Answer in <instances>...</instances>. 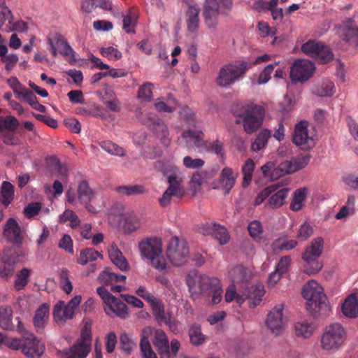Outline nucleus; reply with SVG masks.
Here are the masks:
<instances>
[{
  "label": "nucleus",
  "mask_w": 358,
  "mask_h": 358,
  "mask_svg": "<svg viewBox=\"0 0 358 358\" xmlns=\"http://www.w3.org/2000/svg\"><path fill=\"white\" fill-rule=\"evenodd\" d=\"M187 285L192 296L195 299L199 296L211 297L213 304H217L222 300L223 290L220 280L217 278H210L192 271L187 274Z\"/></svg>",
  "instance_id": "f257e3e1"
},
{
  "label": "nucleus",
  "mask_w": 358,
  "mask_h": 358,
  "mask_svg": "<svg viewBox=\"0 0 358 358\" xmlns=\"http://www.w3.org/2000/svg\"><path fill=\"white\" fill-rule=\"evenodd\" d=\"M150 338L160 356L169 358V343L166 334L163 330L151 327H145L141 332L140 348L142 358H157L152 349Z\"/></svg>",
  "instance_id": "f03ea898"
},
{
  "label": "nucleus",
  "mask_w": 358,
  "mask_h": 358,
  "mask_svg": "<svg viewBox=\"0 0 358 358\" xmlns=\"http://www.w3.org/2000/svg\"><path fill=\"white\" fill-rule=\"evenodd\" d=\"M233 113L237 117L236 123H242L248 134L256 131L262 126L265 116L264 108L250 101L237 104L233 108Z\"/></svg>",
  "instance_id": "7ed1b4c3"
},
{
  "label": "nucleus",
  "mask_w": 358,
  "mask_h": 358,
  "mask_svg": "<svg viewBox=\"0 0 358 358\" xmlns=\"http://www.w3.org/2000/svg\"><path fill=\"white\" fill-rule=\"evenodd\" d=\"M138 248L143 257L150 260L151 265L159 271L166 268V262L162 256V242L158 237L143 239L138 243Z\"/></svg>",
  "instance_id": "20e7f679"
},
{
  "label": "nucleus",
  "mask_w": 358,
  "mask_h": 358,
  "mask_svg": "<svg viewBox=\"0 0 358 358\" xmlns=\"http://www.w3.org/2000/svg\"><path fill=\"white\" fill-rule=\"evenodd\" d=\"M302 295L307 300V309L311 313H316L323 308H327L323 288L315 280H311L304 285Z\"/></svg>",
  "instance_id": "39448f33"
},
{
  "label": "nucleus",
  "mask_w": 358,
  "mask_h": 358,
  "mask_svg": "<svg viewBox=\"0 0 358 358\" xmlns=\"http://www.w3.org/2000/svg\"><path fill=\"white\" fill-rule=\"evenodd\" d=\"M9 348L21 352L29 358H40L44 352L45 347L39 340L30 334L20 338H13L7 341Z\"/></svg>",
  "instance_id": "423d86ee"
},
{
  "label": "nucleus",
  "mask_w": 358,
  "mask_h": 358,
  "mask_svg": "<svg viewBox=\"0 0 358 358\" xmlns=\"http://www.w3.org/2000/svg\"><path fill=\"white\" fill-rule=\"evenodd\" d=\"M182 137L185 139L189 146H194L199 149L215 153L224 157L223 143L218 139L213 141H205L204 134L200 130L188 129L182 134Z\"/></svg>",
  "instance_id": "0eeeda50"
},
{
  "label": "nucleus",
  "mask_w": 358,
  "mask_h": 358,
  "mask_svg": "<svg viewBox=\"0 0 358 358\" xmlns=\"http://www.w3.org/2000/svg\"><path fill=\"white\" fill-rule=\"evenodd\" d=\"M324 245L322 237L314 238L310 245L307 247L302 255V259L306 262L304 272L308 275L315 274L319 272L323 264L318 259L321 256Z\"/></svg>",
  "instance_id": "6e6552de"
},
{
  "label": "nucleus",
  "mask_w": 358,
  "mask_h": 358,
  "mask_svg": "<svg viewBox=\"0 0 358 358\" xmlns=\"http://www.w3.org/2000/svg\"><path fill=\"white\" fill-rule=\"evenodd\" d=\"M250 68L248 62L239 61L224 66L220 69L216 83L220 87H227L242 78Z\"/></svg>",
  "instance_id": "1a4fd4ad"
},
{
  "label": "nucleus",
  "mask_w": 358,
  "mask_h": 358,
  "mask_svg": "<svg viewBox=\"0 0 358 358\" xmlns=\"http://www.w3.org/2000/svg\"><path fill=\"white\" fill-rule=\"evenodd\" d=\"M346 331L339 323L327 326L321 337L320 344L323 350H330L338 348L345 341Z\"/></svg>",
  "instance_id": "9d476101"
},
{
  "label": "nucleus",
  "mask_w": 358,
  "mask_h": 358,
  "mask_svg": "<svg viewBox=\"0 0 358 358\" xmlns=\"http://www.w3.org/2000/svg\"><path fill=\"white\" fill-rule=\"evenodd\" d=\"M189 252L186 241L177 236L171 238L166 250L167 258L176 266H182L186 262Z\"/></svg>",
  "instance_id": "9b49d317"
},
{
  "label": "nucleus",
  "mask_w": 358,
  "mask_h": 358,
  "mask_svg": "<svg viewBox=\"0 0 358 358\" xmlns=\"http://www.w3.org/2000/svg\"><path fill=\"white\" fill-rule=\"evenodd\" d=\"M96 293L106 305L105 312L108 316L112 317V313H114L121 319L127 317V306L124 303L113 296L104 287H98Z\"/></svg>",
  "instance_id": "f8f14e48"
},
{
  "label": "nucleus",
  "mask_w": 358,
  "mask_h": 358,
  "mask_svg": "<svg viewBox=\"0 0 358 358\" xmlns=\"http://www.w3.org/2000/svg\"><path fill=\"white\" fill-rule=\"evenodd\" d=\"M305 54L314 58L320 64H327L334 59L331 49L324 44L315 41H308L301 47Z\"/></svg>",
  "instance_id": "ddd939ff"
},
{
  "label": "nucleus",
  "mask_w": 358,
  "mask_h": 358,
  "mask_svg": "<svg viewBox=\"0 0 358 358\" xmlns=\"http://www.w3.org/2000/svg\"><path fill=\"white\" fill-rule=\"evenodd\" d=\"M284 305L278 304L269 311L265 324L270 331L279 336L282 334L287 324V319L283 315Z\"/></svg>",
  "instance_id": "4468645a"
},
{
  "label": "nucleus",
  "mask_w": 358,
  "mask_h": 358,
  "mask_svg": "<svg viewBox=\"0 0 358 358\" xmlns=\"http://www.w3.org/2000/svg\"><path fill=\"white\" fill-rule=\"evenodd\" d=\"M315 66L307 59H297L294 62L290 70V78L292 82L305 83L313 74Z\"/></svg>",
  "instance_id": "2eb2a0df"
},
{
  "label": "nucleus",
  "mask_w": 358,
  "mask_h": 358,
  "mask_svg": "<svg viewBox=\"0 0 358 358\" xmlns=\"http://www.w3.org/2000/svg\"><path fill=\"white\" fill-rule=\"evenodd\" d=\"M220 6L217 0H205L203 7L204 22L208 29H215L219 24Z\"/></svg>",
  "instance_id": "dca6fc26"
},
{
  "label": "nucleus",
  "mask_w": 358,
  "mask_h": 358,
  "mask_svg": "<svg viewBox=\"0 0 358 358\" xmlns=\"http://www.w3.org/2000/svg\"><path fill=\"white\" fill-rule=\"evenodd\" d=\"M310 155L309 154H301L279 164L278 171H280V175L291 174L306 167L309 163Z\"/></svg>",
  "instance_id": "f3484780"
},
{
  "label": "nucleus",
  "mask_w": 358,
  "mask_h": 358,
  "mask_svg": "<svg viewBox=\"0 0 358 358\" xmlns=\"http://www.w3.org/2000/svg\"><path fill=\"white\" fill-rule=\"evenodd\" d=\"M307 126L306 121L299 122L296 124L293 134V143L303 150L310 149L315 145L313 138L308 136Z\"/></svg>",
  "instance_id": "a211bd4d"
},
{
  "label": "nucleus",
  "mask_w": 358,
  "mask_h": 358,
  "mask_svg": "<svg viewBox=\"0 0 358 358\" xmlns=\"http://www.w3.org/2000/svg\"><path fill=\"white\" fill-rule=\"evenodd\" d=\"M167 180L169 186L163 193L162 196L159 199V203L162 207L167 206L172 196L180 197L183 195V188L176 176H169Z\"/></svg>",
  "instance_id": "6ab92c4d"
},
{
  "label": "nucleus",
  "mask_w": 358,
  "mask_h": 358,
  "mask_svg": "<svg viewBox=\"0 0 358 358\" xmlns=\"http://www.w3.org/2000/svg\"><path fill=\"white\" fill-rule=\"evenodd\" d=\"M200 11L199 6L193 0H189V2L187 3V10L185 13V17L187 29L190 33H197L199 29Z\"/></svg>",
  "instance_id": "aec40b11"
},
{
  "label": "nucleus",
  "mask_w": 358,
  "mask_h": 358,
  "mask_svg": "<svg viewBox=\"0 0 358 358\" xmlns=\"http://www.w3.org/2000/svg\"><path fill=\"white\" fill-rule=\"evenodd\" d=\"M3 235L6 240L11 243L20 245L23 241L21 227L14 218H9L5 224Z\"/></svg>",
  "instance_id": "412c9836"
},
{
  "label": "nucleus",
  "mask_w": 358,
  "mask_h": 358,
  "mask_svg": "<svg viewBox=\"0 0 358 358\" xmlns=\"http://www.w3.org/2000/svg\"><path fill=\"white\" fill-rule=\"evenodd\" d=\"M340 34L342 38L352 45L358 44V26L356 22L349 18L345 20L340 29Z\"/></svg>",
  "instance_id": "4be33fe9"
},
{
  "label": "nucleus",
  "mask_w": 358,
  "mask_h": 358,
  "mask_svg": "<svg viewBox=\"0 0 358 358\" xmlns=\"http://www.w3.org/2000/svg\"><path fill=\"white\" fill-rule=\"evenodd\" d=\"M50 314V306L42 303L35 311L33 317V324L37 333H43L45 325L48 323Z\"/></svg>",
  "instance_id": "5701e85b"
},
{
  "label": "nucleus",
  "mask_w": 358,
  "mask_h": 358,
  "mask_svg": "<svg viewBox=\"0 0 358 358\" xmlns=\"http://www.w3.org/2000/svg\"><path fill=\"white\" fill-rule=\"evenodd\" d=\"M236 178L237 173H234L232 169L225 167L222 170L219 177V183L224 189L225 194H229L233 188Z\"/></svg>",
  "instance_id": "b1692460"
},
{
  "label": "nucleus",
  "mask_w": 358,
  "mask_h": 358,
  "mask_svg": "<svg viewBox=\"0 0 358 358\" xmlns=\"http://www.w3.org/2000/svg\"><path fill=\"white\" fill-rule=\"evenodd\" d=\"M289 189L283 187L280 189L278 188L273 192L268 198L266 206L275 209L281 207L285 203V199L288 196Z\"/></svg>",
  "instance_id": "393cba45"
},
{
  "label": "nucleus",
  "mask_w": 358,
  "mask_h": 358,
  "mask_svg": "<svg viewBox=\"0 0 358 358\" xmlns=\"http://www.w3.org/2000/svg\"><path fill=\"white\" fill-rule=\"evenodd\" d=\"M342 312L348 317L355 318L358 316V301L354 294L346 298L342 305Z\"/></svg>",
  "instance_id": "a878e982"
},
{
  "label": "nucleus",
  "mask_w": 358,
  "mask_h": 358,
  "mask_svg": "<svg viewBox=\"0 0 358 358\" xmlns=\"http://www.w3.org/2000/svg\"><path fill=\"white\" fill-rule=\"evenodd\" d=\"M109 257L111 262L121 271H126L128 267V262L122 255L121 251L116 245H112L108 250Z\"/></svg>",
  "instance_id": "bb28decb"
},
{
  "label": "nucleus",
  "mask_w": 358,
  "mask_h": 358,
  "mask_svg": "<svg viewBox=\"0 0 358 358\" xmlns=\"http://www.w3.org/2000/svg\"><path fill=\"white\" fill-rule=\"evenodd\" d=\"M90 350V345L85 342L78 341L66 353V358H85Z\"/></svg>",
  "instance_id": "cd10ccee"
},
{
  "label": "nucleus",
  "mask_w": 358,
  "mask_h": 358,
  "mask_svg": "<svg viewBox=\"0 0 358 358\" xmlns=\"http://www.w3.org/2000/svg\"><path fill=\"white\" fill-rule=\"evenodd\" d=\"M98 258H103V255L92 248H86L80 250L77 259L78 264L85 265L90 262L95 261Z\"/></svg>",
  "instance_id": "c85d7f7f"
},
{
  "label": "nucleus",
  "mask_w": 358,
  "mask_h": 358,
  "mask_svg": "<svg viewBox=\"0 0 358 358\" xmlns=\"http://www.w3.org/2000/svg\"><path fill=\"white\" fill-rule=\"evenodd\" d=\"M316 326L313 322L303 321L295 324V333L297 336L310 338L315 331Z\"/></svg>",
  "instance_id": "c756f323"
},
{
  "label": "nucleus",
  "mask_w": 358,
  "mask_h": 358,
  "mask_svg": "<svg viewBox=\"0 0 358 358\" xmlns=\"http://www.w3.org/2000/svg\"><path fill=\"white\" fill-rule=\"evenodd\" d=\"M31 274V270L27 268H22L16 273L14 280V288L16 291H20L25 288Z\"/></svg>",
  "instance_id": "7c9ffc66"
},
{
  "label": "nucleus",
  "mask_w": 358,
  "mask_h": 358,
  "mask_svg": "<svg viewBox=\"0 0 358 358\" xmlns=\"http://www.w3.org/2000/svg\"><path fill=\"white\" fill-rule=\"evenodd\" d=\"M116 191L119 194L127 196L143 194L147 192L146 188L142 185H122L117 187Z\"/></svg>",
  "instance_id": "2f4dec72"
},
{
  "label": "nucleus",
  "mask_w": 358,
  "mask_h": 358,
  "mask_svg": "<svg viewBox=\"0 0 358 358\" xmlns=\"http://www.w3.org/2000/svg\"><path fill=\"white\" fill-rule=\"evenodd\" d=\"M14 187L7 181H3L0 191V201L5 206L8 207L13 199Z\"/></svg>",
  "instance_id": "473e14b6"
},
{
  "label": "nucleus",
  "mask_w": 358,
  "mask_h": 358,
  "mask_svg": "<svg viewBox=\"0 0 358 358\" xmlns=\"http://www.w3.org/2000/svg\"><path fill=\"white\" fill-rule=\"evenodd\" d=\"M78 199L83 204H88L94 196V193L86 180L81 181L78 187Z\"/></svg>",
  "instance_id": "72a5a7b5"
},
{
  "label": "nucleus",
  "mask_w": 358,
  "mask_h": 358,
  "mask_svg": "<svg viewBox=\"0 0 358 358\" xmlns=\"http://www.w3.org/2000/svg\"><path fill=\"white\" fill-rule=\"evenodd\" d=\"M73 315L70 313H67V308L63 301H59L54 307L53 317L58 322H65L66 320L72 319Z\"/></svg>",
  "instance_id": "f704fd0d"
},
{
  "label": "nucleus",
  "mask_w": 358,
  "mask_h": 358,
  "mask_svg": "<svg viewBox=\"0 0 358 358\" xmlns=\"http://www.w3.org/2000/svg\"><path fill=\"white\" fill-rule=\"evenodd\" d=\"M189 336L190 343L195 346L202 345L206 341V336L202 334L200 325L197 324L189 327Z\"/></svg>",
  "instance_id": "c9c22d12"
},
{
  "label": "nucleus",
  "mask_w": 358,
  "mask_h": 358,
  "mask_svg": "<svg viewBox=\"0 0 358 358\" xmlns=\"http://www.w3.org/2000/svg\"><path fill=\"white\" fill-rule=\"evenodd\" d=\"M334 83L329 80H324L313 91L318 96H331L334 92Z\"/></svg>",
  "instance_id": "e433bc0d"
},
{
  "label": "nucleus",
  "mask_w": 358,
  "mask_h": 358,
  "mask_svg": "<svg viewBox=\"0 0 358 358\" xmlns=\"http://www.w3.org/2000/svg\"><path fill=\"white\" fill-rule=\"evenodd\" d=\"M152 130L160 138L161 142L164 146L169 145L171 138H169V131L161 119L156 124V127L152 128Z\"/></svg>",
  "instance_id": "4c0bfd02"
},
{
  "label": "nucleus",
  "mask_w": 358,
  "mask_h": 358,
  "mask_svg": "<svg viewBox=\"0 0 358 358\" xmlns=\"http://www.w3.org/2000/svg\"><path fill=\"white\" fill-rule=\"evenodd\" d=\"M307 189L299 188L294 192L293 198L290 203V209L293 211L299 210L301 207L303 202L306 198Z\"/></svg>",
  "instance_id": "58836bf2"
},
{
  "label": "nucleus",
  "mask_w": 358,
  "mask_h": 358,
  "mask_svg": "<svg viewBox=\"0 0 358 358\" xmlns=\"http://www.w3.org/2000/svg\"><path fill=\"white\" fill-rule=\"evenodd\" d=\"M264 289L262 285H256L252 287L251 289L246 294V298L249 300L250 305L253 306H257L264 295Z\"/></svg>",
  "instance_id": "ea45409f"
},
{
  "label": "nucleus",
  "mask_w": 358,
  "mask_h": 358,
  "mask_svg": "<svg viewBox=\"0 0 358 358\" xmlns=\"http://www.w3.org/2000/svg\"><path fill=\"white\" fill-rule=\"evenodd\" d=\"M152 309L153 315L159 324H169L170 317L166 314L162 301L152 306Z\"/></svg>",
  "instance_id": "a19ab883"
},
{
  "label": "nucleus",
  "mask_w": 358,
  "mask_h": 358,
  "mask_svg": "<svg viewBox=\"0 0 358 358\" xmlns=\"http://www.w3.org/2000/svg\"><path fill=\"white\" fill-rule=\"evenodd\" d=\"M13 311L10 308L0 307V327L5 330L12 329Z\"/></svg>",
  "instance_id": "79ce46f5"
},
{
  "label": "nucleus",
  "mask_w": 358,
  "mask_h": 358,
  "mask_svg": "<svg viewBox=\"0 0 358 358\" xmlns=\"http://www.w3.org/2000/svg\"><path fill=\"white\" fill-rule=\"evenodd\" d=\"M229 273L233 283L240 282L248 280V271L241 265L234 266L229 271Z\"/></svg>",
  "instance_id": "37998d69"
},
{
  "label": "nucleus",
  "mask_w": 358,
  "mask_h": 358,
  "mask_svg": "<svg viewBox=\"0 0 358 358\" xmlns=\"http://www.w3.org/2000/svg\"><path fill=\"white\" fill-rule=\"evenodd\" d=\"M271 136V131L268 129H263L257 135L255 142L252 144V150L253 151H259L263 149L267 144L268 140Z\"/></svg>",
  "instance_id": "c03bdc74"
},
{
  "label": "nucleus",
  "mask_w": 358,
  "mask_h": 358,
  "mask_svg": "<svg viewBox=\"0 0 358 358\" xmlns=\"http://www.w3.org/2000/svg\"><path fill=\"white\" fill-rule=\"evenodd\" d=\"M56 45L59 48L60 54L66 59H68L70 61L76 60L74 58V51L66 40L62 38H58L56 41Z\"/></svg>",
  "instance_id": "a18cd8bd"
},
{
  "label": "nucleus",
  "mask_w": 358,
  "mask_h": 358,
  "mask_svg": "<svg viewBox=\"0 0 358 358\" xmlns=\"http://www.w3.org/2000/svg\"><path fill=\"white\" fill-rule=\"evenodd\" d=\"M255 169V163L252 159H248L242 166L243 173V187H246L250 183Z\"/></svg>",
  "instance_id": "49530a36"
},
{
  "label": "nucleus",
  "mask_w": 358,
  "mask_h": 358,
  "mask_svg": "<svg viewBox=\"0 0 358 358\" xmlns=\"http://www.w3.org/2000/svg\"><path fill=\"white\" fill-rule=\"evenodd\" d=\"M19 121L14 116H0V131L6 129L10 131H15L19 126Z\"/></svg>",
  "instance_id": "de8ad7c7"
},
{
  "label": "nucleus",
  "mask_w": 358,
  "mask_h": 358,
  "mask_svg": "<svg viewBox=\"0 0 358 358\" xmlns=\"http://www.w3.org/2000/svg\"><path fill=\"white\" fill-rule=\"evenodd\" d=\"M22 97L34 109L41 113L45 112V106L38 102L36 95L31 91L25 90L22 93Z\"/></svg>",
  "instance_id": "09e8293b"
},
{
  "label": "nucleus",
  "mask_w": 358,
  "mask_h": 358,
  "mask_svg": "<svg viewBox=\"0 0 358 358\" xmlns=\"http://www.w3.org/2000/svg\"><path fill=\"white\" fill-rule=\"evenodd\" d=\"M169 103H166L164 101H159L155 103V106L158 111L171 113L176 108L177 101L173 98L171 94L168 95Z\"/></svg>",
  "instance_id": "8fccbe9b"
},
{
  "label": "nucleus",
  "mask_w": 358,
  "mask_h": 358,
  "mask_svg": "<svg viewBox=\"0 0 358 358\" xmlns=\"http://www.w3.org/2000/svg\"><path fill=\"white\" fill-rule=\"evenodd\" d=\"M80 113L85 115H92L95 117H103V110L101 106L96 104H90L79 109Z\"/></svg>",
  "instance_id": "3c124183"
},
{
  "label": "nucleus",
  "mask_w": 358,
  "mask_h": 358,
  "mask_svg": "<svg viewBox=\"0 0 358 358\" xmlns=\"http://www.w3.org/2000/svg\"><path fill=\"white\" fill-rule=\"evenodd\" d=\"M66 221L70 222V224L72 228H76L80 223V220L79 217H78V215L76 214V213L69 209L66 210L59 216V222L64 223Z\"/></svg>",
  "instance_id": "603ef678"
},
{
  "label": "nucleus",
  "mask_w": 358,
  "mask_h": 358,
  "mask_svg": "<svg viewBox=\"0 0 358 358\" xmlns=\"http://www.w3.org/2000/svg\"><path fill=\"white\" fill-rule=\"evenodd\" d=\"M99 281L105 285H113L117 282V274L109 268H106L99 275Z\"/></svg>",
  "instance_id": "864d4df0"
},
{
  "label": "nucleus",
  "mask_w": 358,
  "mask_h": 358,
  "mask_svg": "<svg viewBox=\"0 0 358 358\" xmlns=\"http://www.w3.org/2000/svg\"><path fill=\"white\" fill-rule=\"evenodd\" d=\"M154 85L152 83L146 82L141 85L138 91L137 96L144 101H150L152 98V90Z\"/></svg>",
  "instance_id": "5fc2aeb1"
},
{
  "label": "nucleus",
  "mask_w": 358,
  "mask_h": 358,
  "mask_svg": "<svg viewBox=\"0 0 358 358\" xmlns=\"http://www.w3.org/2000/svg\"><path fill=\"white\" fill-rule=\"evenodd\" d=\"M212 236L217 240L220 245H224L229 241V235L227 229L218 224L215 226Z\"/></svg>",
  "instance_id": "6e6d98bb"
},
{
  "label": "nucleus",
  "mask_w": 358,
  "mask_h": 358,
  "mask_svg": "<svg viewBox=\"0 0 358 358\" xmlns=\"http://www.w3.org/2000/svg\"><path fill=\"white\" fill-rule=\"evenodd\" d=\"M101 147L103 150L113 155L123 157L125 155L124 150L122 147L110 141H103Z\"/></svg>",
  "instance_id": "4d7b16f0"
},
{
  "label": "nucleus",
  "mask_w": 358,
  "mask_h": 358,
  "mask_svg": "<svg viewBox=\"0 0 358 358\" xmlns=\"http://www.w3.org/2000/svg\"><path fill=\"white\" fill-rule=\"evenodd\" d=\"M18 254L15 248L10 247L5 248L1 257V261L3 264H15L18 260Z\"/></svg>",
  "instance_id": "13d9d810"
},
{
  "label": "nucleus",
  "mask_w": 358,
  "mask_h": 358,
  "mask_svg": "<svg viewBox=\"0 0 358 358\" xmlns=\"http://www.w3.org/2000/svg\"><path fill=\"white\" fill-rule=\"evenodd\" d=\"M140 120L143 124L150 129L156 127V124L160 120L155 113L144 111L141 113Z\"/></svg>",
  "instance_id": "bf43d9fd"
},
{
  "label": "nucleus",
  "mask_w": 358,
  "mask_h": 358,
  "mask_svg": "<svg viewBox=\"0 0 358 358\" xmlns=\"http://www.w3.org/2000/svg\"><path fill=\"white\" fill-rule=\"evenodd\" d=\"M136 19L134 15H132L131 11L129 10L127 15L123 17V29L127 34H134V27L136 26Z\"/></svg>",
  "instance_id": "052dcab7"
},
{
  "label": "nucleus",
  "mask_w": 358,
  "mask_h": 358,
  "mask_svg": "<svg viewBox=\"0 0 358 358\" xmlns=\"http://www.w3.org/2000/svg\"><path fill=\"white\" fill-rule=\"evenodd\" d=\"M279 187L276 185H271L262 191H261L254 201L255 206L262 203L273 192H274Z\"/></svg>",
  "instance_id": "680f3d73"
},
{
  "label": "nucleus",
  "mask_w": 358,
  "mask_h": 358,
  "mask_svg": "<svg viewBox=\"0 0 358 358\" xmlns=\"http://www.w3.org/2000/svg\"><path fill=\"white\" fill-rule=\"evenodd\" d=\"M313 234L312 226L307 222L303 223L296 234V238L302 241H306Z\"/></svg>",
  "instance_id": "e2e57ef3"
},
{
  "label": "nucleus",
  "mask_w": 358,
  "mask_h": 358,
  "mask_svg": "<svg viewBox=\"0 0 358 358\" xmlns=\"http://www.w3.org/2000/svg\"><path fill=\"white\" fill-rule=\"evenodd\" d=\"M248 230L251 237L255 240L262 238L263 230L261 223L257 220L250 222L248 227Z\"/></svg>",
  "instance_id": "0e129e2a"
},
{
  "label": "nucleus",
  "mask_w": 358,
  "mask_h": 358,
  "mask_svg": "<svg viewBox=\"0 0 358 358\" xmlns=\"http://www.w3.org/2000/svg\"><path fill=\"white\" fill-rule=\"evenodd\" d=\"M278 169V166L274 169V164L273 162H267L262 166L264 176L266 178L270 177L271 180H275L278 177L282 176L280 175V171H278L277 172L275 171Z\"/></svg>",
  "instance_id": "69168bd1"
},
{
  "label": "nucleus",
  "mask_w": 358,
  "mask_h": 358,
  "mask_svg": "<svg viewBox=\"0 0 358 358\" xmlns=\"http://www.w3.org/2000/svg\"><path fill=\"white\" fill-rule=\"evenodd\" d=\"M59 284L62 290L69 294L73 289V285L70 281L66 270H62L59 274Z\"/></svg>",
  "instance_id": "338daca9"
},
{
  "label": "nucleus",
  "mask_w": 358,
  "mask_h": 358,
  "mask_svg": "<svg viewBox=\"0 0 358 358\" xmlns=\"http://www.w3.org/2000/svg\"><path fill=\"white\" fill-rule=\"evenodd\" d=\"M42 207L41 203L40 202H31L29 203L23 210L24 216L31 219L35 215H38Z\"/></svg>",
  "instance_id": "774afa93"
}]
</instances>
